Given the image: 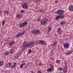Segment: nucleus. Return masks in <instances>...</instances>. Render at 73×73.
Segmentation results:
<instances>
[{"mask_svg": "<svg viewBox=\"0 0 73 73\" xmlns=\"http://www.w3.org/2000/svg\"><path fill=\"white\" fill-rule=\"evenodd\" d=\"M33 44H35V42H30L29 44H28V43L27 42H24L23 44V47L25 48H31V46L33 45Z\"/></svg>", "mask_w": 73, "mask_h": 73, "instance_id": "nucleus-1", "label": "nucleus"}, {"mask_svg": "<svg viewBox=\"0 0 73 73\" xmlns=\"http://www.w3.org/2000/svg\"><path fill=\"white\" fill-rule=\"evenodd\" d=\"M28 25V22H24L19 23V27L20 28H22L23 27H25Z\"/></svg>", "mask_w": 73, "mask_h": 73, "instance_id": "nucleus-2", "label": "nucleus"}, {"mask_svg": "<svg viewBox=\"0 0 73 73\" xmlns=\"http://www.w3.org/2000/svg\"><path fill=\"white\" fill-rule=\"evenodd\" d=\"M31 32L34 35H39L41 33V31L38 30H34L32 31Z\"/></svg>", "mask_w": 73, "mask_h": 73, "instance_id": "nucleus-3", "label": "nucleus"}, {"mask_svg": "<svg viewBox=\"0 0 73 73\" xmlns=\"http://www.w3.org/2000/svg\"><path fill=\"white\" fill-rule=\"evenodd\" d=\"M48 21V19L46 18H44L43 19L41 20L40 21V23L42 25H45Z\"/></svg>", "mask_w": 73, "mask_h": 73, "instance_id": "nucleus-4", "label": "nucleus"}, {"mask_svg": "<svg viewBox=\"0 0 73 73\" xmlns=\"http://www.w3.org/2000/svg\"><path fill=\"white\" fill-rule=\"evenodd\" d=\"M64 12H65L64 11L59 9L56 11V14H58L61 16V15H63V13H64Z\"/></svg>", "mask_w": 73, "mask_h": 73, "instance_id": "nucleus-5", "label": "nucleus"}, {"mask_svg": "<svg viewBox=\"0 0 73 73\" xmlns=\"http://www.w3.org/2000/svg\"><path fill=\"white\" fill-rule=\"evenodd\" d=\"M25 33V31L19 33L16 35L15 37V38H19L20 36H22V35H24Z\"/></svg>", "mask_w": 73, "mask_h": 73, "instance_id": "nucleus-6", "label": "nucleus"}, {"mask_svg": "<svg viewBox=\"0 0 73 73\" xmlns=\"http://www.w3.org/2000/svg\"><path fill=\"white\" fill-rule=\"evenodd\" d=\"M22 8L25 9H27L28 8V5L27 3H23L22 5Z\"/></svg>", "mask_w": 73, "mask_h": 73, "instance_id": "nucleus-7", "label": "nucleus"}, {"mask_svg": "<svg viewBox=\"0 0 73 73\" xmlns=\"http://www.w3.org/2000/svg\"><path fill=\"white\" fill-rule=\"evenodd\" d=\"M69 46H70V44H69V43L68 42H67L63 44V46L65 49H68V48H69Z\"/></svg>", "mask_w": 73, "mask_h": 73, "instance_id": "nucleus-8", "label": "nucleus"}, {"mask_svg": "<svg viewBox=\"0 0 73 73\" xmlns=\"http://www.w3.org/2000/svg\"><path fill=\"white\" fill-rule=\"evenodd\" d=\"M57 31L58 33H59L60 35H61L62 33V31H61V28H58L57 30Z\"/></svg>", "mask_w": 73, "mask_h": 73, "instance_id": "nucleus-9", "label": "nucleus"}, {"mask_svg": "<svg viewBox=\"0 0 73 73\" xmlns=\"http://www.w3.org/2000/svg\"><path fill=\"white\" fill-rule=\"evenodd\" d=\"M68 10L70 11L71 12L73 11V5H70L69 7H68Z\"/></svg>", "mask_w": 73, "mask_h": 73, "instance_id": "nucleus-10", "label": "nucleus"}, {"mask_svg": "<svg viewBox=\"0 0 73 73\" xmlns=\"http://www.w3.org/2000/svg\"><path fill=\"white\" fill-rule=\"evenodd\" d=\"M54 70V68L52 67V68H50L48 69L47 70V72H51V71H53Z\"/></svg>", "mask_w": 73, "mask_h": 73, "instance_id": "nucleus-11", "label": "nucleus"}, {"mask_svg": "<svg viewBox=\"0 0 73 73\" xmlns=\"http://www.w3.org/2000/svg\"><path fill=\"white\" fill-rule=\"evenodd\" d=\"M9 13V12L7 10H4L3 11V13L4 14V15H7Z\"/></svg>", "mask_w": 73, "mask_h": 73, "instance_id": "nucleus-12", "label": "nucleus"}, {"mask_svg": "<svg viewBox=\"0 0 73 73\" xmlns=\"http://www.w3.org/2000/svg\"><path fill=\"white\" fill-rule=\"evenodd\" d=\"M57 42L56 41H55L53 43L51 44V45L52 46H55L56 45H57Z\"/></svg>", "mask_w": 73, "mask_h": 73, "instance_id": "nucleus-13", "label": "nucleus"}, {"mask_svg": "<svg viewBox=\"0 0 73 73\" xmlns=\"http://www.w3.org/2000/svg\"><path fill=\"white\" fill-rule=\"evenodd\" d=\"M12 66V63H8L6 65V67H7L8 68H9V67H11Z\"/></svg>", "mask_w": 73, "mask_h": 73, "instance_id": "nucleus-14", "label": "nucleus"}, {"mask_svg": "<svg viewBox=\"0 0 73 73\" xmlns=\"http://www.w3.org/2000/svg\"><path fill=\"white\" fill-rule=\"evenodd\" d=\"M71 51L68 50L67 51V53H65L66 55H67V56H68V55H69V54H71Z\"/></svg>", "mask_w": 73, "mask_h": 73, "instance_id": "nucleus-15", "label": "nucleus"}, {"mask_svg": "<svg viewBox=\"0 0 73 73\" xmlns=\"http://www.w3.org/2000/svg\"><path fill=\"white\" fill-rule=\"evenodd\" d=\"M60 16L59 15H58L56 17L55 19V20L56 21H58V19H60Z\"/></svg>", "mask_w": 73, "mask_h": 73, "instance_id": "nucleus-16", "label": "nucleus"}, {"mask_svg": "<svg viewBox=\"0 0 73 73\" xmlns=\"http://www.w3.org/2000/svg\"><path fill=\"white\" fill-rule=\"evenodd\" d=\"M15 44V42L14 41H12L11 42H10V43H9V46H12V45H13V44Z\"/></svg>", "mask_w": 73, "mask_h": 73, "instance_id": "nucleus-17", "label": "nucleus"}, {"mask_svg": "<svg viewBox=\"0 0 73 73\" xmlns=\"http://www.w3.org/2000/svg\"><path fill=\"white\" fill-rule=\"evenodd\" d=\"M23 62L22 64H21V66H20V68L21 69H22L23 68V67L24 65H25V63H23Z\"/></svg>", "mask_w": 73, "mask_h": 73, "instance_id": "nucleus-18", "label": "nucleus"}, {"mask_svg": "<svg viewBox=\"0 0 73 73\" xmlns=\"http://www.w3.org/2000/svg\"><path fill=\"white\" fill-rule=\"evenodd\" d=\"M40 43L42 45H46V43L44 41H41L40 42Z\"/></svg>", "mask_w": 73, "mask_h": 73, "instance_id": "nucleus-19", "label": "nucleus"}, {"mask_svg": "<svg viewBox=\"0 0 73 73\" xmlns=\"http://www.w3.org/2000/svg\"><path fill=\"white\" fill-rule=\"evenodd\" d=\"M17 17L19 19H21V15L20 14H18L17 15Z\"/></svg>", "mask_w": 73, "mask_h": 73, "instance_id": "nucleus-20", "label": "nucleus"}, {"mask_svg": "<svg viewBox=\"0 0 73 73\" xmlns=\"http://www.w3.org/2000/svg\"><path fill=\"white\" fill-rule=\"evenodd\" d=\"M4 64V62L3 61H0V67L2 66Z\"/></svg>", "mask_w": 73, "mask_h": 73, "instance_id": "nucleus-21", "label": "nucleus"}, {"mask_svg": "<svg viewBox=\"0 0 73 73\" xmlns=\"http://www.w3.org/2000/svg\"><path fill=\"white\" fill-rule=\"evenodd\" d=\"M16 65V63L14 62L13 63V66L11 67V69H13V68H14L15 66Z\"/></svg>", "mask_w": 73, "mask_h": 73, "instance_id": "nucleus-22", "label": "nucleus"}, {"mask_svg": "<svg viewBox=\"0 0 73 73\" xmlns=\"http://www.w3.org/2000/svg\"><path fill=\"white\" fill-rule=\"evenodd\" d=\"M10 54H12L14 52V50L13 49H11L10 50Z\"/></svg>", "mask_w": 73, "mask_h": 73, "instance_id": "nucleus-23", "label": "nucleus"}, {"mask_svg": "<svg viewBox=\"0 0 73 73\" xmlns=\"http://www.w3.org/2000/svg\"><path fill=\"white\" fill-rule=\"evenodd\" d=\"M60 16V18L61 19H64V17H65V16L63 15V14L61 15H60L59 16Z\"/></svg>", "mask_w": 73, "mask_h": 73, "instance_id": "nucleus-24", "label": "nucleus"}, {"mask_svg": "<svg viewBox=\"0 0 73 73\" xmlns=\"http://www.w3.org/2000/svg\"><path fill=\"white\" fill-rule=\"evenodd\" d=\"M44 11V10L43 9H42L39 11V12H40V13H42V12H43Z\"/></svg>", "mask_w": 73, "mask_h": 73, "instance_id": "nucleus-25", "label": "nucleus"}, {"mask_svg": "<svg viewBox=\"0 0 73 73\" xmlns=\"http://www.w3.org/2000/svg\"><path fill=\"white\" fill-rule=\"evenodd\" d=\"M18 58H19L20 56V53H18L16 55Z\"/></svg>", "mask_w": 73, "mask_h": 73, "instance_id": "nucleus-26", "label": "nucleus"}, {"mask_svg": "<svg viewBox=\"0 0 73 73\" xmlns=\"http://www.w3.org/2000/svg\"><path fill=\"white\" fill-rule=\"evenodd\" d=\"M60 60H57L56 61V62L57 64H59L60 63Z\"/></svg>", "mask_w": 73, "mask_h": 73, "instance_id": "nucleus-27", "label": "nucleus"}, {"mask_svg": "<svg viewBox=\"0 0 73 73\" xmlns=\"http://www.w3.org/2000/svg\"><path fill=\"white\" fill-rule=\"evenodd\" d=\"M67 71V70H66V68H64L63 69V72L64 73H66V72Z\"/></svg>", "mask_w": 73, "mask_h": 73, "instance_id": "nucleus-28", "label": "nucleus"}, {"mask_svg": "<svg viewBox=\"0 0 73 73\" xmlns=\"http://www.w3.org/2000/svg\"><path fill=\"white\" fill-rule=\"evenodd\" d=\"M5 55H8L9 54V53L8 52H6L5 53Z\"/></svg>", "mask_w": 73, "mask_h": 73, "instance_id": "nucleus-29", "label": "nucleus"}, {"mask_svg": "<svg viewBox=\"0 0 73 73\" xmlns=\"http://www.w3.org/2000/svg\"><path fill=\"white\" fill-rule=\"evenodd\" d=\"M52 28L50 27H49L48 28V32H50L51 31V29Z\"/></svg>", "mask_w": 73, "mask_h": 73, "instance_id": "nucleus-30", "label": "nucleus"}, {"mask_svg": "<svg viewBox=\"0 0 73 73\" xmlns=\"http://www.w3.org/2000/svg\"><path fill=\"white\" fill-rule=\"evenodd\" d=\"M60 23L61 25H64V24H65V22L63 21L61 22Z\"/></svg>", "mask_w": 73, "mask_h": 73, "instance_id": "nucleus-31", "label": "nucleus"}, {"mask_svg": "<svg viewBox=\"0 0 73 73\" xmlns=\"http://www.w3.org/2000/svg\"><path fill=\"white\" fill-rule=\"evenodd\" d=\"M5 22L4 21H2V25H4V24H5Z\"/></svg>", "mask_w": 73, "mask_h": 73, "instance_id": "nucleus-32", "label": "nucleus"}, {"mask_svg": "<svg viewBox=\"0 0 73 73\" xmlns=\"http://www.w3.org/2000/svg\"><path fill=\"white\" fill-rule=\"evenodd\" d=\"M31 52H32V50L31 49H30L29 50V53H31Z\"/></svg>", "mask_w": 73, "mask_h": 73, "instance_id": "nucleus-33", "label": "nucleus"}, {"mask_svg": "<svg viewBox=\"0 0 73 73\" xmlns=\"http://www.w3.org/2000/svg\"><path fill=\"white\" fill-rule=\"evenodd\" d=\"M59 69L60 71L62 70L63 68H62L60 67L59 68Z\"/></svg>", "mask_w": 73, "mask_h": 73, "instance_id": "nucleus-34", "label": "nucleus"}, {"mask_svg": "<svg viewBox=\"0 0 73 73\" xmlns=\"http://www.w3.org/2000/svg\"><path fill=\"white\" fill-rule=\"evenodd\" d=\"M21 13H24V11L23 10H21L20 11Z\"/></svg>", "mask_w": 73, "mask_h": 73, "instance_id": "nucleus-35", "label": "nucleus"}, {"mask_svg": "<svg viewBox=\"0 0 73 73\" xmlns=\"http://www.w3.org/2000/svg\"><path fill=\"white\" fill-rule=\"evenodd\" d=\"M36 21H41V19H38L36 20Z\"/></svg>", "mask_w": 73, "mask_h": 73, "instance_id": "nucleus-36", "label": "nucleus"}, {"mask_svg": "<svg viewBox=\"0 0 73 73\" xmlns=\"http://www.w3.org/2000/svg\"><path fill=\"white\" fill-rule=\"evenodd\" d=\"M14 58L15 59H17V58H18V57H17V56L16 55L14 56Z\"/></svg>", "mask_w": 73, "mask_h": 73, "instance_id": "nucleus-37", "label": "nucleus"}, {"mask_svg": "<svg viewBox=\"0 0 73 73\" xmlns=\"http://www.w3.org/2000/svg\"><path fill=\"white\" fill-rule=\"evenodd\" d=\"M55 3H58V1H55Z\"/></svg>", "mask_w": 73, "mask_h": 73, "instance_id": "nucleus-38", "label": "nucleus"}, {"mask_svg": "<svg viewBox=\"0 0 73 73\" xmlns=\"http://www.w3.org/2000/svg\"><path fill=\"white\" fill-rule=\"evenodd\" d=\"M42 63H39V65H42Z\"/></svg>", "mask_w": 73, "mask_h": 73, "instance_id": "nucleus-39", "label": "nucleus"}, {"mask_svg": "<svg viewBox=\"0 0 73 73\" xmlns=\"http://www.w3.org/2000/svg\"><path fill=\"white\" fill-rule=\"evenodd\" d=\"M37 21L36 20H35L33 21Z\"/></svg>", "mask_w": 73, "mask_h": 73, "instance_id": "nucleus-40", "label": "nucleus"}, {"mask_svg": "<svg viewBox=\"0 0 73 73\" xmlns=\"http://www.w3.org/2000/svg\"><path fill=\"white\" fill-rule=\"evenodd\" d=\"M31 73H36L33 72V71H32L31 72Z\"/></svg>", "mask_w": 73, "mask_h": 73, "instance_id": "nucleus-41", "label": "nucleus"}, {"mask_svg": "<svg viewBox=\"0 0 73 73\" xmlns=\"http://www.w3.org/2000/svg\"><path fill=\"white\" fill-rule=\"evenodd\" d=\"M0 14H1V12L0 11Z\"/></svg>", "mask_w": 73, "mask_h": 73, "instance_id": "nucleus-42", "label": "nucleus"}, {"mask_svg": "<svg viewBox=\"0 0 73 73\" xmlns=\"http://www.w3.org/2000/svg\"><path fill=\"white\" fill-rule=\"evenodd\" d=\"M53 50H54V48H53Z\"/></svg>", "mask_w": 73, "mask_h": 73, "instance_id": "nucleus-43", "label": "nucleus"}, {"mask_svg": "<svg viewBox=\"0 0 73 73\" xmlns=\"http://www.w3.org/2000/svg\"><path fill=\"white\" fill-rule=\"evenodd\" d=\"M38 0V1H40V0Z\"/></svg>", "mask_w": 73, "mask_h": 73, "instance_id": "nucleus-44", "label": "nucleus"}, {"mask_svg": "<svg viewBox=\"0 0 73 73\" xmlns=\"http://www.w3.org/2000/svg\"><path fill=\"white\" fill-rule=\"evenodd\" d=\"M45 0V1H46V0Z\"/></svg>", "mask_w": 73, "mask_h": 73, "instance_id": "nucleus-45", "label": "nucleus"}, {"mask_svg": "<svg viewBox=\"0 0 73 73\" xmlns=\"http://www.w3.org/2000/svg\"><path fill=\"white\" fill-rule=\"evenodd\" d=\"M51 53H52V52H51Z\"/></svg>", "mask_w": 73, "mask_h": 73, "instance_id": "nucleus-46", "label": "nucleus"}]
</instances>
